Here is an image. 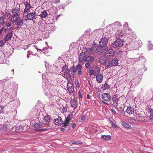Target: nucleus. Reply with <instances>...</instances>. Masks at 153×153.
I'll return each mask as SVG.
<instances>
[{"instance_id":"052dcab7","label":"nucleus","mask_w":153,"mask_h":153,"mask_svg":"<svg viewBox=\"0 0 153 153\" xmlns=\"http://www.w3.org/2000/svg\"><path fill=\"white\" fill-rule=\"evenodd\" d=\"M45 67L48 66V64L46 62H45Z\"/></svg>"},{"instance_id":"ea45409f","label":"nucleus","mask_w":153,"mask_h":153,"mask_svg":"<svg viewBox=\"0 0 153 153\" xmlns=\"http://www.w3.org/2000/svg\"><path fill=\"white\" fill-rule=\"evenodd\" d=\"M5 25L7 27H10L12 25V24L11 22H7L6 23Z\"/></svg>"},{"instance_id":"bb28decb","label":"nucleus","mask_w":153,"mask_h":153,"mask_svg":"<svg viewBox=\"0 0 153 153\" xmlns=\"http://www.w3.org/2000/svg\"><path fill=\"white\" fill-rule=\"evenodd\" d=\"M48 15L47 13L45 11H44L42 12V13L39 15L41 18H45Z\"/></svg>"},{"instance_id":"a211bd4d","label":"nucleus","mask_w":153,"mask_h":153,"mask_svg":"<svg viewBox=\"0 0 153 153\" xmlns=\"http://www.w3.org/2000/svg\"><path fill=\"white\" fill-rule=\"evenodd\" d=\"M13 36V33L11 32L7 33L6 35L5 38V41H7L10 40Z\"/></svg>"},{"instance_id":"20e7f679","label":"nucleus","mask_w":153,"mask_h":153,"mask_svg":"<svg viewBox=\"0 0 153 153\" xmlns=\"http://www.w3.org/2000/svg\"><path fill=\"white\" fill-rule=\"evenodd\" d=\"M124 42L123 40L119 38L114 42L113 45L114 47H121L123 45Z\"/></svg>"},{"instance_id":"603ef678","label":"nucleus","mask_w":153,"mask_h":153,"mask_svg":"<svg viewBox=\"0 0 153 153\" xmlns=\"http://www.w3.org/2000/svg\"><path fill=\"white\" fill-rule=\"evenodd\" d=\"M42 127H45V126H43V123H42V124H40L39 123V125L38 128H41Z\"/></svg>"},{"instance_id":"13d9d810","label":"nucleus","mask_w":153,"mask_h":153,"mask_svg":"<svg viewBox=\"0 0 153 153\" xmlns=\"http://www.w3.org/2000/svg\"><path fill=\"white\" fill-rule=\"evenodd\" d=\"M112 126L114 128H117V127H118L116 125H115V124L114 123H112Z\"/></svg>"},{"instance_id":"cd10ccee","label":"nucleus","mask_w":153,"mask_h":153,"mask_svg":"<svg viewBox=\"0 0 153 153\" xmlns=\"http://www.w3.org/2000/svg\"><path fill=\"white\" fill-rule=\"evenodd\" d=\"M1 55L0 56V64L3 63L4 61V55L3 53L1 52Z\"/></svg>"},{"instance_id":"c03bdc74","label":"nucleus","mask_w":153,"mask_h":153,"mask_svg":"<svg viewBox=\"0 0 153 153\" xmlns=\"http://www.w3.org/2000/svg\"><path fill=\"white\" fill-rule=\"evenodd\" d=\"M79 99L80 100L81 99H82V95L80 91H79Z\"/></svg>"},{"instance_id":"f3484780","label":"nucleus","mask_w":153,"mask_h":153,"mask_svg":"<svg viewBox=\"0 0 153 153\" xmlns=\"http://www.w3.org/2000/svg\"><path fill=\"white\" fill-rule=\"evenodd\" d=\"M134 109L132 107L129 106L127 107L126 111L128 114H134Z\"/></svg>"},{"instance_id":"4d7b16f0","label":"nucleus","mask_w":153,"mask_h":153,"mask_svg":"<svg viewBox=\"0 0 153 153\" xmlns=\"http://www.w3.org/2000/svg\"><path fill=\"white\" fill-rule=\"evenodd\" d=\"M4 29V27H2L0 30V34H1L2 32V31H3Z\"/></svg>"},{"instance_id":"9d476101","label":"nucleus","mask_w":153,"mask_h":153,"mask_svg":"<svg viewBox=\"0 0 153 153\" xmlns=\"http://www.w3.org/2000/svg\"><path fill=\"white\" fill-rule=\"evenodd\" d=\"M63 121L60 117L53 120V122L55 125L60 126L63 124Z\"/></svg>"},{"instance_id":"864d4df0","label":"nucleus","mask_w":153,"mask_h":153,"mask_svg":"<svg viewBox=\"0 0 153 153\" xmlns=\"http://www.w3.org/2000/svg\"><path fill=\"white\" fill-rule=\"evenodd\" d=\"M53 1L55 3H57L60 2V0H53Z\"/></svg>"},{"instance_id":"4be33fe9","label":"nucleus","mask_w":153,"mask_h":153,"mask_svg":"<svg viewBox=\"0 0 153 153\" xmlns=\"http://www.w3.org/2000/svg\"><path fill=\"white\" fill-rule=\"evenodd\" d=\"M99 47H98V46L96 44L94 45L91 48L94 52L95 51H97L98 53H100L99 52L98 50H99Z\"/></svg>"},{"instance_id":"39448f33","label":"nucleus","mask_w":153,"mask_h":153,"mask_svg":"<svg viewBox=\"0 0 153 153\" xmlns=\"http://www.w3.org/2000/svg\"><path fill=\"white\" fill-rule=\"evenodd\" d=\"M119 97L117 95H114L112 97V100L113 101V103H111L114 106H118V100H119Z\"/></svg>"},{"instance_id":"ddd939ff","label":"nucleus","mask_w":153,"mask_h":153,"mask_svg":"<svg viewBox=\"0 0 153 153\" xmlns=\"http://www.w3.org/2000/svg\"><path fill=\"white\" fill-rule=\"evenodd\" d=\"M24 21L23 19H19L15 22L17 28H21L23 26Z\"/></svg>"},{"instance_id":"5fc2aeb1","label":"nucleus","mask_w":153,"mask_h":153,"mask_svg":"<svg viewBox=\"0 0 153 153\" xmlns=\"http://www.w3.org/2000/svg\"><path fill=\"white\" fill-rule=\"evenodd\" d=\"M76 126V124L75 123H73L72 126V127L73 128H74Z\"/></svg>"},{"instance_id":"7c9ffc66","label":"nucleus","mask_w":153,"mask_h":153,"mask_svg":"<svg viewBox=\"0 0 153 153\" xmlns=\"http://www.w3.org/2000/svg\"><path fill=\"white\" fill-rule=\"evenodd\" d=\"M69 121L70 120L66 119L63 125L64 127H65L68 126L69 123Z\"/></svg>"},{"instance_id":"69168bd1","label":"nucleus","mask_w":153,"mask_h":153,"mask_svg":"<svg viewBox=\"0 0 153 153\" xmlns=\"http://www.w3.org/2000/svg\"><path fill=\"white\" fill-rule=\"evenodd\" d=\"M102 102H103L104 104H106V105H108V103H107V102H103V101H102Z\"/></svg>"},{"instance_id":"a878e982","label":"nucleus","mask_w":153,"mask_h":153,"mask_svg":"<svg viewBox=\"0 0 153 153\" xmlns=\"http://www.w3.org/2000/svg\"><path fill=\"white\" fill-rule=\"evenodd\" d=\"M101 138L103 140H110L111 138V136L110 135H102Z\"/></svg>"},{"instance_id":"a19ab883","label":"nucleus","mask_w":153,"mask_h":153,"mask_svg":"<svg viewBox=\"0 0 153 153\" xmlns=\"http://www.w3.org/2000/svg\"><path fill=\"white\" fill-rule=\"evenodd\" d=\"M1 126L2 127V129L4 131L6 130L7 129V126L6 125H2Z\"/></svg>"},{"instance_id":"4468645a","label":"nucleus","mask_w":153,"mask_h":153,"mask_svg":"<svg viewBox=\"0 0 153 153\" xmlns=\"http://www.w3.org/2000/svg\"><path fill=\"white\" fill-rule=\"evenodd\" d=\"M67 90L70 93H72L74 91V88L73 84L71 82H69L67 85Z\"/></svg>"},{"instance_id":"2eb2a0df","label":"nucleus","mask_w":153,"mask_h":153,"mask_svg":"<svg viewBox=\"0 0 153 153\" xmlns=\"http://www.w3.org/2000/svg\"><path fill=\"white\" fill-rule=\"evenodd\" d=\"M19 15H13L10 19V21L13 23H14L19 20Z\"/></svg>"},{"instance_id":"9b49d317","label":"nucleus","mask_w":153,"mask_h":153,"mask_svg":"<svg viewBox=\"0 0 153 153\" xmlns=\"http://www.w3.org/2000/svg\"><path fill=\"white\" fill-rule=\"evenodd\" d=\"M69 73H68L67 72H65L64 75L66 76H70L71 77H73L74 75L75 70L73 68H71L68 70Z\"/></svg>"},{"instance_id":"c85d7f7f","label":"nucleus","mask_w":153,"mask_h":153,"mask_svg":"<svg viewBox=\"0 0 153 153\" xmlns=\"http://www.w3.org/2000/svg\"><path fill=\"white\" fill-rule=\"evenodd\" d=\"M123 33L120 31H118L116 34V36L117 37H121L123 35Z\"/></svg>"},{"instance_id":"7ed1b4c3","label":"nucleus","mask_w":153,"mask_h":153,"mask_svg":"<svg viewBox=\"0 0 153 153\" xmlns=\"http://www.w3.org/2000/svg\"><path fill=\"white\" fill-rule=\"evenodd\" d=\"M118 64V60L115 58L111 61L108 62H105L104 63V65L105 66L106 68H108L112 66H117Z\"/></svg>"},{"instance_id":"0eeeda50","label":"nucleus","mask_w":153,"mask_h":153,"mask_svg":"<svg viewBox=\"0 0 153 153\" xmlns=\"http://www.w3.org/2000/svg\"><path fill=\"white\" fill-rule=\"evenodd\" d=\"M44 120L45 123H43V126L46 127L49 126L50 124V117L49 116H45L44 117Z\"/></svg>"},{"instance_id":"de8ad7c7","label":"nucleus","mask_w":153,"mask_h":153,"mask_svg":"<svg viewBox=\"0 0 153 153\" xmlns=\"http://www.w3.org/2000/svg\"><path fill=\"white\" fill-rule=\"evenodd\" d=\"M10 4H13L14 3V0H7Z\"/></svg>"},{"instance_id":"bf43d9fd","label":"nucleus","mask_w":153,"mask_h":153,"mask_svg":"<svg viewBox=\"0 0 153 153\" xmlns=\"http://www.w3.org/2000/svg\"><path fill=\"white\" fill-rule=\"evenodd\" d=\"M3 108V107H2L1 106H0V113H1L2 111Z\"/></svg>"},{"instance_id":"09e8293b","label":"nucleus","mask_w":153,"mask_h":153,"mask_svg":"<svg viewBox=\"0 0 153 153\" xmlns=\"http://www.w3.org/2000/svg\"><path fill=\"white\" fill-rule=\"evenodd\" d=\"M86 119V117L85 116L83 115L81 117V119L83 121L85 120Z\"/></svg>"},{"instance_id":"f704fd0d","label":"nucleus","mask_w":153,"mask_h":153,"mask_svg":"<svg viewBox=\"0 0 153 153\" xmlns=\"http://www.w3.org/2000/svg\"><path fill=\"white\" fill-rule=\"evenodd\" d=\"M68 69V67L66 65H64L62 67V70L65 72H67Z\"/></svg>"},{"instance_id":"473e14b6","label":"nucleus","mask_w":153,"mask_h":153,"mask_svg":"<svg viewBox=\"0 0 153 153\" xmlns=\"http://www.w3.org/2000/svg\"><path fill=\"white\" fill-rule=\"evenodd\" d=\"M86 52L87 53L90 54L92 53L93 52H94L93 50H92V48H88L86 49Z\"/></svg>"},{"instance_id":"c756f323","label":"nucleus","mask_w":153,"mask_h":153,"mask_svg":"<svg viewBox=\"0 0 153 153\" xmlns=\"http://www.w3.org/2000/svg\"><path fill=\"white\" fill-rule=\"evenodd\" d=\"M82 67V66L80 64H78V65L76 66L75 69L74 70L75 71H76L81 69Z\"/></svg>"},{"instance_id":"72a5a7b5","label":"nucleus","mask_w":153,"mask_h":153,"mask_svg":"<svg viewBox=\"0 0 153 153\" xmlns=\"http://www.w3.org/2000/svg\"><path fill=\"white\" fill-rule=\"evenodd\" d=\"M48 49V48H44L42 49L41 51L42 52H43L45 55L47 56L48 55V53L47 52H46V51H45V50H47Z\"/></svg>"},{"instance_id":"8fccbe9b","label":"nucleus","mask_w":153,"mask_h":153,"mask_svg":"<svg viewBox=\"0 0 153 153\" xmlns=\"http://www.w3.org/2000/svg\"><path fill=\"white\" fill-rule=\"evenodd\" d=\"M39 125V123H36L34 125V126L35 128H37L38 127Z\"/></svg>"},{"instance_id":"49530a36","label":"nucleus","mask_w":153,"mask_h":153,"mask_svg":"<svg viewBox=\"0 0 153 153\" xmlns=\"http://www.w3.org/2000/svg\"><path fill=\"white\" fill-rule=\"evenodd\" d=\"M90 63L89 62H86L85 63V66L87 68H88L90 65Z\"/></svg>"},{"instance_id":"0e129e2a","label":"nucleus","mask_w":153,"mask_h":153,"mask_svg":"<svg viewBox=\"0 0 153 153\" xmlns=\"http://www.w3.org/2000/svg\"><path fill=\"white\" fill-rule=\"evenodd\" d=\"M112 111L113 113L116 114V112L114 110L112 109Z\"/></svg>"},{"instance_id":"4c0bfd02","label":"nucleus","mask_w":153,"mask_h":153,"mask_svg":"<svg viewBox=\"0 0 153 153\" xmlns=\"http://www.w3.org/2000/svg\"><path fill=\"white\" fill-rule=\"evenodd\" d=\"M73 117V115L72 114H69L66 118L67 119L70 120Z\"/></svg>"},{"instance_id":"c9c22d12","label":"nucleus","mask_w":153,"mask_h":153,"mask_svg":"<svg viewBox=\"0 0 153 153\" xmlns=\"http://www.w3.org/2000/svg\"><path fill=\"white\" fill-rule=\"evenodd\" d=\"M110 87L109 85H108L107 83H105L104 85V88L105 89H109Z\"/></svg>"},{"instance_id":"412c9836","label":"nucleus","mask_w":153,"mask_h":153,"mask_svg":"<svg viewBox=\"0 0 153 153\" xmlns=\"http://www.w3.org/2000/svg\"><path fill=\"white\" fill-rule=\"evenodd\" d=\"M25 8L24 10V12L25 13L27 12L30 8V6L29 4L27 2H26V4H25Z\"/></svg>"},{"instance_id":"e433bc0d","label":"nucleus","mask_w":153,"mask_h":153,"mask_svg":"<svg viewBox=\"0 0 153 153\" xmlns=\"http://www.w3.org/2000/svg\"><path fill=\"white\" fill-rule=\"evenodd\" d=\"M5 42L2 40L0 41V47H1L3 46L5 44Z\"/></svg>"},{"instance_id":"338daca9","label":"nucleus","mask_w":153,"mask_h":153,"mask_svg":"<svg viewBox=\"0 0 153 153\" xmlns=\"http://www.w3.org/2000/svg\"><path fill=\"white\" fill-rule=\"evenodd\" d=\"M13 27H10L9 29H10L11 30H13Z\"/></svg>"},{"instance_id":"423d86ee","label":"nucleus","mask_w":153,"mask_h":153,"mask_svg":"<svg viewBox=\"0 0 153 153\" xmlns=\"http://www.w3.org/2000/svg\"><path fill=\"white\" fill-rule=\"evenodd\" d=\"M114 52V51L112 49H110L107 50L105 53V58L107 59L109 58L113 55Z\"/></svg>"},{"instance_id":"f257e3e1","label":"nucleus","mask_w":153,"mask_h":153,"mask_svg":"<svg viewBox=\"0 0 153 153\" xmlns=\"http://www.w3.org/2000/svg\"><path fill=\"white\" fill-rule=\"evenodd\" d=\"M108 39L106 38H102L99 42L98 51L100 53L105 51L108 49Z\"/></svg>"},{"instance_id":"3c124183","label":"nucleus","mask_w":153,"mask_h":153,"mask_svg":"<svg viewBox=\"0 0 153 153\" xmlns=\"http://www.w3.org/2000/svg\"><path fill=\"white\" fill-rule=\"evenodd\" d=\"M36 129L38 131H39L41 130H44L45 131H46L47 130V128Z\"/></svg>"},{"instance_id":"774afa93","label":"nucleus","mask_w":153,"mask_h":153,"mask_svg":"<svg viewBox=\"0 0 153 153\" xmlns=\"http://www.w3.org/2000/svg\"><path fill=\"white\" fill-rule=\"evenodd\" d=\"M27 58H29V55L28 54H27Z\"/></svg>"},{"instance_id":"79ce46f5","label":"nucleus","mask_w":153,"mask_h":153,"mask_svg":"<svg viewBox=\"0 0 153 153\" xmlns=\"http://www.w3.org/2000/svg\"><path fill=\"white\" fill-rule=\"evenodd\" d=\"M81 69L79 70H78V74L79 76H81V75H82V71H81Z\"/></svg>"},{"instance_id":"393cba45","label":"nucleus","mask_w":153,"mask_h":153,"mask_svg":"<svg viewBox=\"0 0 153 153\" xmlns=\"http://www.w3.org/2000/svg\"><path fill=\"white\" fill-rule=\"evenodd\" d=\"M111 25L112 26H115L116 28H118L120 27L121 26V24L120 22H116L112 24Z\"/></svg>"},{"instance_id":"5701e85b","label":"nucleus","mask_w":153,"mask_h":153,"mask_svg":"<svg viewBox=\"0 0 153 153\" xmlns=\"http://www.w3.org/2000/svg\"><path fill=\"white\" fill-rule=\"evenodd\" d=\"M94 59V58L92 56H88L86 58L85 61H86L92 62Z\"/></svg>"},{"instance_id":"dca6fc26","label":"nucleus","mask_w":153,"mask_h":153,"mask_svg":"<svg viewBox=\"0 0 153 153\" xmlns=\"http://www.w3.org/2000/svg\"><path fill=\"white\" fill-rule=\"evenodd\" d=\"M96 80L97 82L99 83H101L103 80V76L100 73L98 74L97 75H96Z\"/></svg>"},{"instance_id":"a18cd8bd","label":"nucleus","mask_w":153,"mask_h":153,"mask_svg":"<svg viewBox=\"0 0 153 153\" xmlns=\"http://www.w3.org/2000/svg\"><path fill=\"white\" fill-rule=\"evenodd\" d=\"M71 142L74 144H78V143L77 142H76L75 140H72L71 141Z\"/></svg>"},{"instance_id":"680f3d73","label":"nucleus","mask_w":153,"mask_h":153,"mask_svg":"<svg viewBox=\"0 0 153 153\" xmlns=\"http://www.w3.org/2000/svg\"><path fill=\"white\" fill-rule=\"evenodd\" d=\"M149 118L151 119H153V115H151L149 117Z\"/></svg>"},{"instance_id":"6ab92c4d","label":"nucleus","mask_w":153,"mask_h":153,"mask_svg":"<svg viewBox=\"0 0 153 153\" xmlns=\"http://www.w3.org/2000/svg\"><path fill=\"white\" fill-rule=\"evenodd\" d=\"M70 103L71 106L75 108H76L78 106V103L75 99L71 100Z\"/></svg>"},{"instance_id":"aec40b11","label":"nucleus","mask_w":153,"mask_h":153,"mask_svg":"<svg viewBox=\"0 0 153 153\" xmlns=\"http://www.w3.org/2000/svg\"><path fill=\"white\" fill-rule=\"evenodd\" d=\"M85 53H82L79 56V63H81L83 61L84 59Z\"/></svg>"},{"instance_id":"f8f14e48","label":"nucleus","mask_w":153,"mask_h":153,"mask_svg":"<svg viewBox=\"0 0 153 153\" xmlns=\"http://www.w3.org/2000/svg\"><path fill=\"white\" fill-rule=\"evenodd\" d=\"M20 11V5L19 4H18L16 6V7L13 10V15H19V13Z\"/></svg>"},{"instance_id":"6e6d98bb","label":"nucleus","mask_w":153,"mask_h":153,"mask_svg":"<svg viewBox=\"0 0 153 153\" xmlns=\"http://www.w3.org/2000/svg\"><path fill=\"white\" fill-rule=\"evenodd\" d=\"M90 95H89V94H88L87 95V99L89 100V99H90Z\"/></svg>"},{"instance_id":"6e6552de","label":"nucleus","mask_w":153,"mask_h":153,"mask_svg":"<svg viewBox=\"0 0 153 153\" xmlns=\"http://www.w3.org/2000/svg\"><path fill=\"white\" fill-rule=\"evenodd\" d=\"M102 98L105 101H109L111 99L110 95L108 93H103L102 94Z\"/></svg>"},{"instance_id":"58836bf2","label":"nucleus","mask_w":153,"mask_h":153,"mask_svg":"<svg viewBox=\"0 0 153 153\" xmlns=\"http://www.w3.org/2000/svg\"><path fill=\"white\" fill-rule=\"evenodd\" d=\"M4 18L2 17H0V25H2L4 22Z\"/></svg>"},{"instance_id":"2f4dec72","label":"nucleus","mask_w":153,"mask_h":153,"mask_svg":"<svg viewBox=\"0 0 153 153\" xmlns=\"http://www.w3.org/2000/svg\"><path fill=\"white\" fill-rule=\"evenodd\" d=\"M129 37L130 39H131V40H133V39H134L136 38V36L135 35L133 34L132 35V34H130L129 36Z\"/></svg>"},{"instance_id":"37998d69","label":"nucleus","mask_w":153,"mask_h":153,"mask_svg":"<svg viewBox=\"0 0 153 153\" xmlns=\"http://www.w3.org/2000/svg\"><path fill=\"white\" fill-rule=\"evenodd\" d=\"M148 48L149 50H152L153 49V46L152 45L150 44L148 47Z\"/></svg>"},{"instance_id":"b1692460","label":"nucleus","mask_w":153,"mask_h":153,"mask_svg":"<svg viewBox=\"0 0 153 153\" xmlns=\"http://www.w3.org/2000/svg\"><path fill=\"white\" fill-rule=\"evenodd\" d=\"M121 124L124 127L126 128H129L131 127V126L130 125L124 122H122Z\"/></svg>"},{"instance_id":"e2e57ef3","label":"nucleus","mask_w":153,"mask_h":153,"mask_svg":"<svg viewBox=\"0 0 153 153\" xmlns=\"http://www.w3.org/2000/svg\"><path fill=\"white\" fill-rule=\"evenodd\" d=\"M60 130L61 131H63L65 130V129L64 128H60Z\"/></svg>"},{"instance_id":"1a4fd4ad","label":"nucleus","mask_w":153,"mask_h":153,"mask_svg":"<svg viewBox=\"0 0 153 153\" xmlns=\"http://www.w3.org/2000/svg\"><path fill=\"white\" fill-rule=\"evenodd\" d=\"M36 15L34 13H30L26 16L27 20L33 21L34 19H36Z\"/></svg>"},{"instance_id":"f03ea898","label":"nucleus","mask_w":153,"mask_h":153,"mask_svg":"<svg viewBox=\"0 0 153 153\" xmlns=\"http://www.w3.org/2000/svg\"><path fill=\"white\" fill-rule=\"evenodd\" d=\"M88 71L90 76L92 75L95 76L100 73L101 69L97 65H94L89 68Z\"/></svg>"}]
</instances>
